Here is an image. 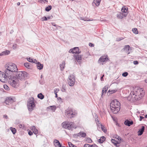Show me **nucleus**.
Segmentation results:
<instances>
[{"mask_svg":"<svg viewBox=\"0 0 147 147\" xmlns=\"http://www.w3.org/2000/svg\"><path fill=\"white\" fill-rule=\"evenodd\" d=\"M143 88L139 87L132 88L127 99L131 101H135L141 99L144 95Z\"/></svg>","mask_w":147,"mask_h":147,"instance_id":"nucleus-1","label":"nucleus"},{"mask_svg":"<svg viewBox=\"0 0 147 147\" xmlns=\"http://www.w3.org/2000/svg\"><path fill=\"white\" fill-rule=\"evenodd\" d=\"M110 107L112 111L114 113L116 114L120 110V104L117 100L115 99L110 103Z\"/></svg>","mask_w":147,"mask_h":147,"instance_id":"nucleus-2","label":"nucleus"},{"mask_svg":"<svg viewBox=\"0 0 147 147\" xmlns=\"http://www.w3.org/2000/svg\"><path fill=\"white\" fill-rule=\"evenodd\" d=\"M5 68L6 69L5 70V72L7 74H8L10 76H13V73L16 72L18 70L16 65L13 63H10L6 65Z\"/></svg>","mask_w":147,"mask_h":147,"instance_id":"nucleus-3","label":"nucleus"},{"mask_svg":"<svg viewBox=\"0 0 147 147\" xmlns=\"http://www.w3.org/2000/svg\"><path fill=\"white\" fill-rule=\"evenodd\" d=\"M27 73L25 71H18L16 73V78L18 80H24L27 76Z\"/></svg>","mask_w":147,"mask_h":147,"instance_id":"nucleus-4","label":"nucleus"},{"mask_svg":"<svg viewBox=\"0 0 147 147\" xmlns=\"http://www.w3.org/2000/svg\"><path fill=\"white\" fill-rule=\"evenodd\" d=\"M10 78H9V82L11 86L15 88L18 86L19 85L18 79L13 76H11Z\"/></svg>","mask_w":147,"mask_h":147,"instance_id":"nucleus-5","label":"nucleus"},{"mask_svg":"<svg viewBox=\"0 0 147 147\" xmlns=\"http://www.w3.org/2000/svg\"><path fill=\"white\" fill-rule=\"evenodd\" d=\"M10 75L7 74L5 72L4 73L3 72L0 71V81L3 82H5L7 80V78L9 79L11 78Z\"/></svg>","mask_w":147,"mask_h":147,"instance_id":"nucleus-6","label":"nucleus"},{"mask_svg":"<svg viewBox=\"0 0 147 147\" xmlns=\"http://www.w3.org/2000/svg\"><path fill=\"white\" fill-rule=\"evenodd\" d=\"M74 123L72 122H65L62 123L63 127L68 129H71L74 127Z\"/></svg>","mask_w":147,"mask_h":147,"instance_id":"nucleus-7","label":"nucleus"},{"mask_svg":"<svg viewBox=\"0 0 147 147\" xmlns=\"http://www.w3.org/2000/svg\"><path fill=\"white\" fill-rule=\"evenodd\" d=\"M76 113L73 112L72 109L71 108H69L65 111V115L67 118H71L74 117Z\"/></svg>","mask_w":147,"mask_h":147,"instance_id":"nucleus-8","label":"nucleus"},{"mask_svg":"<svg viewBox=\"0 0 147 147\" xmlns=\"http://www.w3.org/2000/svg\"><path fill=\"white\" fill-rule=\"evenodd\" d=\"M68 83L70 86H73L74 84L75 81V76L73 74H71L68 77Z\"/></svg>","mask_w":147,"mask_h":147,"instance_id":"nucleus-9","label":"nucleus"},{"mask_svg":"<svg viewBox=\"0 0 147 147\" xmlns=\"http://www.w3.org/2000/svg\"><path fill=\"white\" fill-rule=\"evenodd\" d=\"M108 59V55H105L101 57L99 59L98 61L99 63L102 62H104L107 61Z\"/></svg>","mask_w":147,"mask_h":147,"instance_id":"nucleus-10","label":"nucleus"},{"mask_svg":"<svg viewBox=\"0 0 147 147\" xmlns=\"http://www.w3.org/2000/svg\"><path fill=\"white\" fill-rule=\"evenodd\" d=\"M14 102L13 100L11 97H9L6 98L5 103L7 105H9L11 104Z\"/></svg>","mask_w":147,"mask_h":147,"instance_id":"nucleus-11","label":"nucleus"},{"mask_svg":"<svg viewBox=\"0 0 147 147\" xmlns=\"http://www.w3.org/2000/svg\"><path fill=\"white\" fill-rule=\"evenodd\" d=\"M69 52L71 53H79L80 52L79 51V48L78 47H75L73 49H71L69 50Z\"/></svg>","mask_w":147,"mask_h":147,"instance_id":"nucleus-12","label":"nucleus"},{"mask_svg":"<svg viewBox=\"0 0 147 147\" xmlns=\"http://www.w3.org/2000/svg\"><path fill=\"white\" fill-rule=\"evenodd\" d=\"M28 109L29 111H32L33 110L34 108L35 107V104L31 103L29 104H27Z\"/></svg>","mask_w":147,"mask_h":147,"instance_id":"nucleus-13","label":"nucleus"},{"mask_svg":"<svg viewBox=\"0 0 147 147\" xmlns=\"http://www.w3.org/2000/svg\"><path fill=\"white\" fill-rule=\"evenodd\" d=\"M75 136L77 137L85 138L86 136V134L83 131H81L78 134H75Z\"/></svg>","mask_w":147,"mask_h":147,"instance_id":"nucleus-14","label":"nucleus"},{"mask_svg":"<svg viewBox=\"0 0 147 147\" xmlns=\"http://www.w3.org/2000/svg\"><path fill=\"white\" fill-rule=\"evenodd\" d=\"M53 143L56 147H61V145L59 141L56 139H55L54 140Z\"/></svg>","mask_w":147,"mask_h":147,"instance_id":"nucleus-15","label":"nucleus"},{"mask_svg":"<svg viewBox=\"0 0 147 147\" xmlns=\"http://www.w3.org/2000/svg\"><path fill=\"white\" fill-rule=\"evenodd\" d=\"M124 124L129 126H130L131 125L133 124V122L132 121H130L128 120H126L124 122Z\"/></svg>","mask_w":147,"mask_h":147,"instance_id":"nucleus-16","label":"nucleus"},{"mask_svg":"<svg viewBox=\"0 0 147 147\" xmlns=\"http://www.w3.org/2000/svg\"><path fill=\"white\" fill-rule=\"evenodd\" d=\"M82 56L81 55H77L75 56V59H76L77 61L79 63H81L82 60Z\"/></svg>","mask_w":147,"mask_h":147,"instance_id":"nucleus-17","label":"nucleus"},{"mask_svg":"<svg viewBox=\"0 0 147 147\" xmlns=\"http://www.w3.org/2000/svg\"><path fill=\"white\" fill-rule=\"evenodd\" d=\"M144 130V126H142L141 128L138 131V135L139 136H141L143 133Z\"/></svg>","mask_w":147,"mask_h":147,"instance_id":"nucleus-18","label":"nucleus"},{"mask_svg":"<svg viewBox=\"0 0 147 147\" xmlns=\"http://www.w3.org/2000/svg\"><path fill=\"white\" fill-rule=\"evenodd\" d=\"M56 108V107L55 105L50 106L47 108V110H50L53 111L54 112Z\"/></svg>","mask_w":147,"mask_h":147,"instance_id":"nucleus-19","label":"nucleus"},{"mask_svg":"<svg viewBox=\"0 0 147 147\" xmlns=\"http://www.w3.org/2000/svg\"><path fill=\"white\" fill-rule=\"evenodd\" d=\"M34 100L33 98L30 97L28 99L27 102V104H29L30 103L34 104Z\"/></svg>","mask_w":147,"mask_h":147,"instance_id":"nucleus-20","label":"nucleus"},{"mask_svg":"<svg viewBox=\"0 0 147 147\" xmlns=\"http://www.w3.org/2000/svg\"><path fill=\"white\" fill-rule=\"evenodd\" d=\"M101 0H94L93 1V2L92 3V5H94V4H95L96 6H98Z\"/></svg>","mask_w":147,"mask_h":147,"instance_id":"nucleus-21","label":"nucleus"},{"mask_svg":"<svg viewBox=\"0 0 147 147\" xmlns=\"http://www.w3.org/2000/svg\"><path fill=\"white\" fill-rule=\"evenodd\" d=\"M10 53V51L8 50H6V51H4L2 53H1L0 55L1 56H3L4 55H8Z\"/></svg>","mask_w":147,"mask_h":147,"instance_id":"nucleus-22","label":"nucleus"},{"mask_svg":"<svg viewBox=\"0 0 147 147\" xmlns=\"http://www.w3.org/2000/svg\"><path fill=\"white\" fill-rule=\"evenodd\" d=\"M108 89V87L107 86H105L103 88L102 90V96L103 95V94H106L107 91Z\"/></svg>","mask_w":147,"mask_h":147,"instance_id":"nucleus-23","label":"nucleus"},{"mask_svg":"<svg viewBox=\"0 0 147 147\" xmlns=\"http://www.w3.org/2000/svg\"><path fill=\"white\" fill-rule=\"evenodd\" d=\"M36 66L39 69H41L43 67V65L41 64L40 62H38L37 63Z\"/></svg>","mask_w":147,"mask_h":147,"instance_id":"nucleus-24","label":"nucleus"},{"mask_svg":"<svg viewBox=\"0 0 147 147\" xmlns=\"http://www.w3.org/2000/svg\"><path fill=\"white\" fill-rule=\"evenodd\" d=\"M117 17L118 18L122 19L123 18V15L122 13H119L117 14Z\"/></svg>","mask_w":147,"mask_h":147,"instance_id":"nucleus-25","label":"nucleus"},{"mask_svg":"<svg viewBox=\"0 0 147 147\" xmlns=\"http://www.w3.org/2000/svg\"><path fill=\"white\" fill-rule=\"evenodd\" d=\"M60 67L61 70H63L65 67V64L64 61H63L62 62V63L60 65Z\"/></svg>","mask_w":147,"mask_h":147,"instance_id":"nucleus-26","label":"nucleus"},{"mask_svg":"<svg viewBox=\"0 0 147 147\" xmlns=\"http://www.w3.org/2000/svg\"><path fill=\"white\" fill-rule=\"evenodd\" d=\"M105 137H104L103 136H102L98 140V142L100 143H102L105 140Z\"/></svg>","mask_w":147,"mask_h":147,"instance_id":"nucleus-27","label":"nucleus"},{"mask_svg":"<svg viewBox=\"0 0 147 147\" xmlns=\"http://www.w3.org/2000/svg\"><path fill=\"white\" fill-rule=\"evenodd\" d=\"M37 96L38 98L41 99H42L44 98V96L41 93L38 94V95Z\"/></svg>","mask_w":147,"mask_h":147,"instance_id":"nucleus-28","label":"nucleus"},{"mask_svg":"<svg viewBox=\"0 0 147 147\" xmlns=\"http://www.w3.org/2000/svg\"><path fill=\"white\" fill-rule=\"evenodd\" d=\"M10 130L13 134H15L16 133V130L15 128H13L12 127H10Z\"/></svg>","mask_w":147,"mask_h":147,"instance_id":"nucleus-29","label":"nucleus"},{"mask_svg":"<svg viewBox=\"0 0 147 147\" xmlns=\"http://www.w3.org/2000/svg\"><path fill=\"white\" fill-rule=\"evenodd\" d=\"M124 49L126 51H129L130 49V46L129 45H125L124 46Z\"/></svg>","mask_w":147,"mask_h":147,"instance_id":"nucleus-30","label":"nucleus"},{"mask_svg":"<svg viewBox=\"0 0 147 147\" xmlns=\"http://www.w3.org/2000/svg\"><path fill=\"white\" fill-rule=\"evenodd\" d=\"M24 65L25 67L28 68H30V63H25Z\"/></svg>","mask_w":147,"mask_h":147,"instance_id":"nucleus-31","label":"nucleus"},{"mask_svg":"<svg viewBox=\"0 0 147 147\" xmlns=\"http://www.w3.org/2000/svg\"><path fill=\"white\" fill-rule=\"evenodd\" d=\"M52 8V6L51 5H49L47 7L45 8V10L46 11H49Z\"/></svg>","mask_w":147,"mask_h":147,"instance_id":"nucleus-32","label":"nucleus"},{"mask_svg":"<svg viewBox=\"0 0 147 147\" xmlns=\"http://www.w3.org/2000/svg\"><path fill=\"white\" fill-rule=\"evenodd\" d=\"M127 11V8L125 7H123L121 9V11L122 12L126 13Z\"/></svg>","mask_w":147,"mask_h":147,"instance_id":"nucleus-33","label":"nucleus"},{"mask_svg":"<svg viewBox=\"0 0 147 147\" xmlns=\"http://www.w3.org/2000/svg\"><path fill=\"white\" fill-rule=\"evenodd\" d=\"M132 31L133 32L136 34H138V31L137 29L136 28H134L133 29Z\"/></svg>","mask_w":147,"mask_h":147,"instance_id":"nucleus-34","label":"nucleus"},{"mask_svg":"<svg viewBox=\"0 0 147 147\" xmlns=\"http://www.w3.org/2000/svg\"><path fill=\"white\" fill-rule=\"evenodd\" d=\"M68 144L69 147H77L76 146L74 145L71 142H68Z\"/></svg>","mask_w":147,"mask_h":147,"instance_id":"nucleus-35","label":"nucleus"},{"mask_svg":"<svg viewBox=\"0 0 147 147\" xmlns=\"http://www.w3.org/2000/svg\"><path fill=\"white\" fill-rule=\"evenodd\" d=\"M27 60L29 62L32 63L33 60L30 57H27Z\"/></svg>","mask_w":147,"mask_h":147,"instance_id":"nucleus-36","label":"nucleus"},{"mask_svg":"<svg viewBox=\"0 0 147 147\" xmlns=\"http://www.w3.org/2000/svg\"><path fill=\"white\" fill-rule=\"evenodd\" d=\"M111 141L112 142L115 144H116L118 143L114 139H112Z\"/></svg>","mask_w":147,"mask_h":147,"instance_id":"nucleus-37","label":"nucleus"},{"mask_svg":"<svg viewBox=\"0 0 147 147\" xmlns=\"http://www.w3.org/2000/svg\"><path fill=\"white\" fill-rule=\"evenodd\" d=\"M83 20L85 21H90L92 20H90V19L87 18H84L83 19Z\"/></svg>","mask_w":147,"mask_h":147,"instance_id":"nucleus-38","label":"nucleus"},{"mask_svg":"<svg viewBox=\"0 0 147 147\" xmlns=\"http://www.w3.org/2000/svg\"><path fill=\"white\" fill-rule=\"evenodd\" d=\"M30 129L33 131L34 130H35L36 128L34 126H33L31 127Z\"/></svg>","mask_w":147,"mask_h":147,"instance_id":"nucleus-39","label":"nucleus"},{"mask_svg":"<svg viewBox=\"0 0 147 147\" xmlns=\"http://www.w3.org/2000/svg\"><path fill=\"white\" fill-rule=\"evenodd\" d=\"M3 87L6 90H8L9 89V87L6 85H4Z\"/></svg>","mask_w":147,"mask_h":147,"instance_id":"nucleus-40","label":"nucleus"},{"mask_svg":"<svg viewBox=\"0 0 147 147\" xmlns=\"http://www.w3.org/2000/svg\"><path fill=\"white\" fill-rule=\"evenodd\" d=\"M128 75V73L127 72H125L122 74V76L124 77H126Z\"/></svg>","mask_w":147,"mask_h":147,"instance_id":"nucleus-41","label":"nucleus"},{"mask_svg":"<svg viewBox=\"0 0 147 147\" xmlns=\"http://www.w3.org/2000/svg\"><path fill=\"white\" fill-rule=\"evenodd\" d=\"M86 140L89 143H91L92 142V140L90 138H88Z\"/></svg>","mask_w":147,"mask_h":147,"instance_id":"nucleus-42","label":"nucleus"},{"mask_svg":"<svg viewBox=\"0 0 147 147\" xmlns=\"http://www.w3.org/2000/svg\"><path fill=\"white\" fill-rule=\"evenodd\" d=\"M33 132L35 134H37L38 133V131L36 128L35 129V130L33 131Z\"/></svg>","mask_w":147,"mask_h":147,"instance_id":"nucleus-43","label":"nucleus"},{"mask_svg":"<svg viewBox=\"0 0 147 147\" xmlns=\"http://www.w3.org/2000/svg\"><path fill=\"white\" fill-rule=\"evenodd\" d=\"M59 91V89L58 88H55L54 89V93H57Z\"/></svg>","mask_w":147,"mask_h":147,"instance_id":"nucleus-44","label":"nucleus"},{"mask_svg":"<svg viewBox=\"0 0 147 147\" xmlns=\"http://www.w3.org/2000/svg\"><path fill=\"white\" fill-rule=\"evenodd\" d=\"M40 3H45V2H46L47 3L48 2L47 0H40Z\"/></svg>","mask_w":147,"mask_h":147,"instance_id":"nucleus-45","label":"nucleus"},{"mask_svg":"<svg viewBox=\"0 0 147 147\" xmlns=\"http://www.w3.org/2000/svg\"><path fill=\"white\" fill-rule=\"evenodd\" d=\"M41 19L42 21H46L47 20V18L46 17H44L42 18Z\"/></svg>","mask_w":147,"mask_h":147,"instance_id":"nucleus-46","label":"nucleus"},{"mask_svg":"<svg viewBox=\"0 0 147 147\" xmlns=\"http://www.w3.org/2000/svg\"><path fill=\"white\" fill-rule=\"evenodd\" d=\"M96 122L98 126H99L101 124L99 122V121L97 119L96 120Z\"/></svg>","mask_w":147,"mask_h":147,"instance_id":"nucleus-47","label":"nucleus"},{"mask_svg":"<svg viewBox=\"0 0 147 147\" xmlns=\"http://www.w3.org/2000/svg\"><path fill=\"white\" fill-rule=\"evenodd\" d=\"M47 20L48 19L49 20V19H51L53 18V16H48L47 17Z\"/></svg>","mask_w":147,"mask_h":147,"instance_id":"nucleus-48","label":"nucleus"},{"mask_svg":"<svg viewBox=\"0 0 147 147\" xmlns=\"http://www.w3.org/2000/svg\"><path fill=\"white\" fill-rule=\"evenodd\" d=\"M65 91H66V90H65V87L64 86H63V88H62V91L63 92H65Z\"/></svg>","mask_w":147,"mask_h":147,"instance_id":"nucleus-49","label":"nucleus"},{"mask_svg":"<svg viewBox=\"0 0 147 147\" xmlns=\"http://www.w3.org/2000/svg\"><path fill=\"white\" fill-rule=\"evenodd\" d=\"M90 145L88 144H84V147H90Z\"/></svg>","mask_w":147,"mask_h":147,"instance_id":"nucleus-50","label":"nucleus"},{"mask_svg":"<svg viewBox=\"0 0 147 147\" xmlns=\"http://www.w3.org/2000/svg\"><path fill=\"white\" fill-rule=\"evenodd\" d=\"M28 134L30 136H31L33 134V133L32 131H30L28 132Z\"/></svg>","mask_w":147,"mask_h":147,"instance_id":"nucleus-51","label":"nucleus"},{"mask_svg":"<svg viewBox=\"0 0 147 147\" xmlns=\"http://www.w3.org/2000/svg\"><path fill=\"white\" fill-rule=\"evenodd\" d=\"M38 62H37V61L35 59H34L33 60V61L32 63H36L37 64V63H38Z\"/></svg>","mask_w":147,"mask_h":147,"instance_id":"nucleus-52","label":"nucleus"},{"mask_svg":"<svg viewBox=\"0 0 147 147\" xmlns=\"http://www.w3.org/2000/svg\"><path fill=\"white\" fill-rule=\"evenodd\" d=\"M133 63L135 65H137L138 64V61H134L133 62Z\"/></svg>","mask_w":147,"mask_h":147,"instance_id":"nucleus-53","label":"nucleus"},{"mask_svg":"<svg viewBox=\"0 0 147 147\" xmlns=\"http://www.w3.org/2000/svg\"><path fill=\"white\" fill-rule=\"evenodd\" d=\"M19 127L20 128H23V127H24V125H22V124H20L19 125Z\"/></svg>","mask_w":147,"mask_h":147,"instance_id":"nucleus-54","label":"nucleus"},{"mask_svg":"<svg viewBox=\"0 0 147 147\" xmlns=\"http://www.w3.org/2000/svg\"><path fill=\"white\" fill-rule=\"evenodd\" d=\"M100 125H101V128L102 129V130L104 132H105V131L104 130V127L101 124Z\"/></svg>","mask_w":147,"mask_h":147,"instance_id":"nucleus-55","label":"nucleus"},{"mask_svg":"<svg viewBox=\"0 0 147 147\" xmlns=\"http://www.w3.org/2000/svg\"><path fill=\"white\" fill-rule=\"evenodd\" d=\"M123 39V38H118L117 39V41H119Z\"/></svg>","mask_w":147,"mask_h":147,"instance_id":"nucleus-56","label":"nucleus"},{"mask_svg":"<svg viewBox=\"0 0 147 147\" xmlns=\"http://www.w3.org/2000/svg\"><path fill=\"white\" fill-rule=\"evenodd\" d=\"M89 46L91 47H93L94 45L91 43H90L89 44Z\"/></svg>","mask_w":147,"mask_h":147,"instance_id":"nucleus-57","label":"nucleus"},{"mask_svg":"<svg viewBox=\"0 0 147 147\" xmlns=\"http://www.w3.org/2000/svg\"><path fill=\"white\" fill-rule=\"evenodd\" d=\"M90 147H97V146L96 145L94 144L92 145L91 146H90Z\"/></svg>","mask_w":147,"mask_h":147,"instance_id":"nucleus-58","label":"nucleus"},{"mask_svg":"<svg viewBox=\"0 0 147 147\" xmlns=\"http://www.w3.org/2000/svg\"><path fill=\"white\" fill-rule=\"evenodd\" d=\"M117 139H118V140L119 141H121V138L119 136H118Z\"/></svg>","mask_w":147,"mask_h":147,"instance_id":"nucleus-59","label":"nucleus"},{"mask_svg":"<svg viewBox=\"0 0 147 147\" xmlns=\"http://www.w3.org/2000/svg\"><path fill=\"white\" fill-rule=\"evenodd\" d=\"M140 121H141V120L142 119H143L144 118V117H142V116H140Z\"/></svg>","mask_w":147,"mask_h":147,"instance_id":"nucleus-60","label":"nucleus"},{"mask_svg":"<svg viewBox=\"0 0 147 147\" xmlns=\"http://www.w3.org/2000/svg\"><path fill=\"white\" fill-rule=\"evenodd\" d=\"M4 117L6 119L8 118V117H7V115H4Z\"/></svg>","mask_w":147,"mask_h":147,"instance_id":"nucleus-61","label":"nucleus"},{"mask_svg":"<svg viewBox=\"0 0 147 147\" xmlns=\"http://www.w3.org/2000/svg\"><path fill=\"white\" fill-rule=\"evenodd\" d=\"M13 49H16V46L13 45Z\"/></svg>","mask_w":147,"mask_h":147,"instance_id":"nucleus-62","label":"nucleus"},{"mask_svg":"<svg viewBox=\"0 0 147 147\" xmlns=\"http://www.w3.org/2000/svg\"><path fill=\"white\" fill-rule=\"evenodd\" d=\"M55 94V97L56 98H57V93H54Z\"/></svg>","mask_w":147,"mask_h":147,"instance_id":"nucleus-63","label":"nucleus"},{"mask_svg":"<svg viewBox=\"0 0 147 147\" xmlns=\"http://www.w3.org/2000/svg\"><path fill=\"white\" fill-rule=\"evenodd\" d=\"M52 25L53 26H56V25H55V24L54 23H52Z\"/></svg>","mask_w":147,"mask_h":147,"instance_id":"nucleus-64","label":"nucleus"}]
</instances>
